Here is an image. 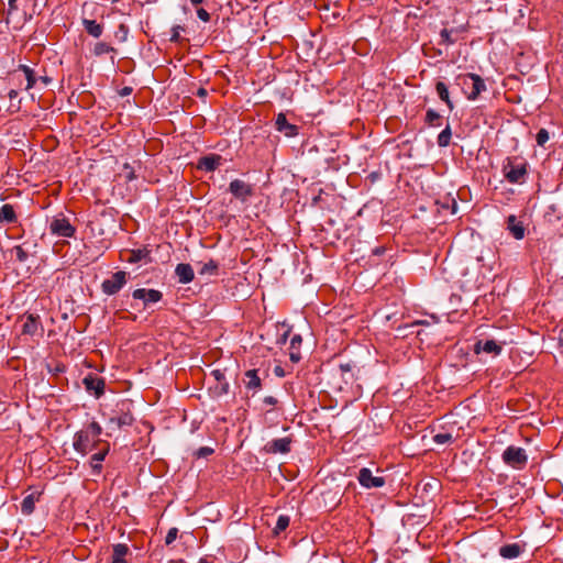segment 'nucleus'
I'll return each mask as SVG.
<instances>
[{"label":"nucleus","mask_w":563,"mask_h":563,"mask_svg":"<svg viewBox=\"0 0 563 563\" xmlns=\"http://www.w3.org/2000/svg\"><path fill=\"white\" fill-rule=\"evenodd\" d=\"M36 0H8L5 23L20 30L35 13Z\"/></svg>","instance_id":"nucleus-1"},{"label":"nucleus","mask_w":563,"mask_h":563,"mask_svg":"<svg viewBox=\"0 0 563 563\" xmlns=\"http://www.w3.org/2000/svg\"><path fill=\"white\" fill-rule=\"evenodd\" d=\"M35 509V497L33 494L27 495L21 503V511L24 515H31Z\"/></svg>","instance_id":"nucleus-32"},{"label":"nucleus","mask_w":563,"mask_h":563,"mask_svg":"<svg viewBox=\"0 0 563 563\" xmlns=\"http://www.w3.org/2000/svg\"><path fill=\"white\" fill-rule=\"evenodd\" d=\"M20 102H21V101L19 100V101H18V106L15 107V109H16V110H19V109H20Z\"/></svg>","instance_id":"nucleus-59"},{"label":"nucleus","mask_w":563,"mask_h":563,"mask_svg":"<svg viewBox=\"0 0 563 563\" xmlns=\"http://www.w3.org/2000/svg\"><path fill=\"white\" fill-rule=\"evenodd\" d=\"M110 445L109 443H106L104 448L101 449L99 452L95 453L90 457V467L92 470V474L99 475L102 471V461L106 459L107 454L109 453Z\"/></svg>","instance_id":"nucleus-18"},{"label":"nucleus","mask_w":563,"mask_h":563,"mask_svg":"<svg viewBox=\"0 0 563 563\" xmlns=\"http://www.w3.org/2000/svg\"><path fill=\"white\" fill-rule=\"evenodd\" d=\"M218 271H219V264L217 261L214 260H209L207 263H205L200 269L198 271V273L200 275H210V276H214L218 274Z\"/></svg>","instance_id":"nucleus-30"},{"label":"nucleus","mask_w":563,"mask_h":563,"mask_svg":"<svg viewBox=\"0 0 563 563\" xmlns=\"http://www.w3.org/2000/svg\"><path fill=\"white\" fill-rule=\"evenodd\" d=\"M128 31H129V30H128V27H126L124 24H120V26H119V32H123V37H122V40H125L126 34H128Z\"/></svg>","instance_id":"nucleus-50"},{"label":"nucleus","mask_w":563,"mask_h":563,"mask_svg":"<svg viewBox=\"0 0 563 563\" xmlns=\"http://www.w3.org/2000/svg\"><path fill=\"white\" fill-rule=\"evenodd\" d=\"M503 462L515 468L522 470L528 463V455L525 449L509 445L501 454Z\"/></svg>","instance_id":"nucleus-6"},{"label":"nucleus","mask_w":563,"mask_h":563,"mask_svg":"<svg viewBox=\"0 0 563 563\" xmlns=\"http://www.w3.org/2000/svg\"><path fill=\"white\" fill-rule=\"evenodd\" d=\"M198 563H211L207 559H200Z\"/></svg>","instance_id":"nucleus-57"},{"label":"nucleus","mask_w":563,"mask_h":563,"mask_svg":"<svg viewBox=\"0 0 563 563\" xmlns=\"http://www.w3.org/2000/svg\"><path fill=\"white\" fill-rule=\"evenodd\" d=\"M230 385L227 380L217 382L214 385L210 386V390L214 397H222L229 393Z\"/></svg>","instance_id":"nucleus-31"},{"label":"nucleus","mask_w":563,"mask_h":563,"mask_svg":"<svg viewBox=\"0 0 563 563\" xmlns=\"http://www.w3.org/2000/svg\"><path fill=\"white\" fill-rule=\"evenodd\" d=\"M118 410H115V415L109 419L110 424H115L117 428L129 427L134 422V417L131 412V401L123 400L118 406Z\"/></svg>","instance_id":"nucleus-7"},{"label":"nucleus","mask_w":563,"mask_h":563,"mask_svg":"<svg viewBox=\"0 0 563 563\" xmlns=\"http://www.w3.org/2000/svg\"><path fill=\"white\" fill-rule=\"evenodd\" d=\"M357 481L364 488L367 489L379 488L385 485V478L382 476H374L372 471L367 467L360 470Z\"/></svg>","instance_id":"nucleus-10"},{"label":"nucleus","mask_w":563,"mask_h":563,"mask_svg":"<svg viewBox=\"0 0 563 563\" xmlns=\"http://www.w3.org/2000/svg\"><path fill=\"white\" fill-rule=\"evenodd\" d=\"M40 329H42L40 317L33 313L26 314L25 321L22 327V333L34 335L38 332Z\"/></svg>","instance_id":"nucleus-19"},{"label":"nucleus","mask_w":563,"mask_h":563,"mask_svg":"<svg viewBox=\"0 0 563 563\" xmlns=\"http://www.w3.org/2000/svg\"><path fill=\"white\" fill-rule=\"evenodd\" d=\"M150 252L146 249H137L129 251V257L125 260L128 263L134 264L143 260L150 261Z\"/></svg>","instance_id":"nucleus-29"},{"label":"nucleus","mask_w":563,"mask_h":563,"mask_svg":"<svg viewBox=\"0 0 563 563\" xmlns=\"http://www.w3.org/2000/svg\"><path fill=\"white\" fill-rule=\"evenodd\" d=\"M197 15L203 22H209L211 19L209 12L207 10H205L203 8L197 9Z\"/></svg>","instance_id":"nucleus-44"},{"label":"nucleus","mask_w":563,"mask_h":563,"mask_svg":"<svg viewBox=\"0 0 563 563\" xmlns=\"http://www.w3.org/2000/svg\"><path fill=\"white\" fill-rule=\"evenodd\" d=\"M102 427L92 421L84 429L77 431L74 435L73 446L78 453L86 455L90 450L96 449L101 440Z\"/></svg>","instance_id":"nucleus-2"},{"label":"nucleus","mask_w":563,"mask_h":563,"mask_svg":"<svg viewBox=\"0 0 563 563\" xmlns=\"http://www.w3.org/2000/svg\"><path fill=\"white\" fill-rule=\"evenodd\" d=\"M130 549L124 543H117L112 547V555L110 563H128L126 556L130 554Z\"/></svg>","instance_id":"nucleus-22"},{"label":"nucleus","mask_w":563,"mask_h":563,"mask_svg":"<svg viewBox=\"0 0 563 563\" xmlns=\"http://www.w3.org/2000/svg\"><path fill=\"white\" fill-rule=\"evenodd\" d=\"M456 85L460 86L468 100H476L481 92L486 90L484 79L476 74H461L455 78Z\"/></svg>","instance_id":"nucleus-3"},{"label":"nucleus","mask_w":563,"mask_h":563,"mask_svg":"<svg viewBox=\"0 0 563 563\" xmlns=\"http://www.w3.org/2000/svg\"><path fill=\"white\" fill-rule=\"evenodd\" d=\"M82 25L86 32L96 38L100 37L103 32V26L95 20L84 19Z\"/></svg>","instance_id":"nucleus-27"},{"label":"nucleus","mask_w":563,"mask_h":563,"mask_svg":"<svg viewBox=\"0 0 563 563\" xmlns=\"http://www.w3.org/2000/svg\"><path fill=\"white\" fill-rule=\"evenodd\" d=\"M18 217L12 205L5 203L0 208V222L2 223H15Z\"/></svg>","instance_id":"nucleus-26"},{"label":"nucleus","mask_w":563,"mask_h":563,"mask_svg":"<svg viewBox=\"0 0 563 563\" xmlns=\"http://www.w3.org/2000/svg\"><path fill=\"white\" fill-rule=\"evenodd\" d=\"M18 95H19V93H18V90H15V89H11V90L9 91V93H8V97H9V99H10L11 101H13L14 99H16V98H18Z\"/></svg>","instance_id":"nucleus-49"},{"label":"nucleus","mask_w":563,"mask_h":563,"mask_svg":"<svg viewBox=\"0 0 563 563\" xmlns=\"http://www.w3.org/2000/svg\"><path fill=\"white\" fill-rule=\"evenodd\" d=\"M245 387L250 390H253V393H257L262 387V380L258 376L257 369H249L244 374L243 379Z\"/></svg>","instance_id":"nucleus-20"},{"label":"nucleus","mask_w":563,"mask_h":563,"mask_svg":"<svg viewBox=\"0 0 563 563\" xmlns=\"http://www.w3.org/2000/svg\"><path fill=\"white\" fill-rule=\"evenodd\" d=\"M442 117L434 111L433 109H429L426 113V123L430 126H440Z\"/></svg>","instance_id":"nucleus-33"},{"label":"nucleus","mask_w":563,"mask_h":563,"mask_svg":"<svg viewBox=\"0 0 563 563\" xmlns=\"http://www.w3.org/2000/svg\"><path fill=\"white\" fill-rule=\"evenodd\" d=\"M275 128L278 132L283 133L286 137H294L298 135V126L288 122L284 113H278L275 120Z\"/></svg>","instance_id":"nucleus-14"},{"label":"nucleus","mask_w":563,"mask_h":563,"mask_svg":"<svg viewBox=\"0 0 563 563\" xmlns=\"http://www.w3.org/2000/svg\"><path fill=\"white\" fill-rule=\"evenodd\" d=\"M123 176L128 181H132L136 178L134 168L129 164L125 163L122 168Z\"/></svg>","instance_id":"nucleus-37"},{"label":"nucleus","mask_w":563,"mask_h":563,"mask_svg":"<svg viewBox=\"0 0 563 563\" xmlns=\"http://www.w3.org/2000/svg\"><path fill=\"white\" fill-rule=\"evenodd\" d=\"M128 283V273L124 271H118L112 274L108 279H104L101 284V290L104 295L113 296L118 294Z\"/></svg>","instance_id":"nucleus-8"},{"label":"nucleus","mask_w":563,"mask_h":563,"mask_svg":"<svg viewBox=\"0 0 563 563\" xmlns=\"http://www.w3.org/2000/svg\"><path fill=\"white\" fill-rule=\"evenodd\" d=\"M435 90L439 98L444 101L450 110H453L454 106L450 99V93L446 85L443 81H438L435 84Z\"/></svg>","instance_id":"nucleus-28"},{"label":"nucleus","mask_w":563,"mask_h":563,"mask_svg":"<svg viewBox=\"0 0 563 563\" xmlns=\"http://www.w3.org/2000/svg\"><path fill=\"white\" fill-rule=\"evenodd\" d=\"M274 372L279 377H283L285 375L284 369L280 366H276Z\"/></svg>","instance_id":"nucleus-51"},{"label":"nucleus","mask_w":563,"mask_h":563,"mask_svg":"<svg viewBox=\"0 0 563 563\" xmlns=\"http://www.w3.org/2000/svg\"><path fill=\"white\" fill-rule=\"evenodd\" d=\"M211 376L214 378L216 383L218 382H222V380H225V376H224V373L220 369H213L211 372Z\"/></svg>","instance_id":"nucleus-46"},{"label":"nucleus","mask_w":563,"mask_h":563,"mask_svg":"<svg viewBox=\"0 0 563 563\" xmlns=\"http://www.w3.org/2000/svg\"><path fill=\"white\" fill-rule=\"evenodd\" d=\"M453 439L452 434L451 433H448V432H444V433H438L433 437V441L437 443V444H445V443H449L451 442Z\"/></svg>","instance_id":"nucleus-39"},{"label":"nucleus","mask_w":563,"mask_h":563,"mask_svg":"<svg viewBox=\"0 0 563 563\" xmlns=\"http://www.w3.org/2000/svg\"><path fill=\"white\" fill-rule=\"evenodd\" d=\"M522 553V547L518 543L505 544L499 549V554L507 560L518 558Z\"/></svg>","instance_id":"nucleus-25"},{"label":"nucleus","mask_w":563,"mask_h":563,"mask_svg":"<svg viewBox=\"0 0 563 563\" xmlns=\"http://www.w3.org/2000/svg\"><path fill=\"white\" fill-rule=\"evenodd\" d=\"M288 526H289V517L286 516V515H280L277 518V522H276V526L274 528V533L275 534H279L284 530H286Z\"/></svg>","instance_id":"nucleus-36"},{"label":"nucleus","mask_w":563,"mask_h":563,"mask_svg":"<svg viewBox=\"0 0 563 563\" xmlns=\"http://www.w3.org/2000/svg\"><path fill=\"white\" fill-rule=\"evenodd\" d=\"M222 157L218 154H211L207 156H202L198 161V168L206 172L216 170L221 164Z\"/></svg>","instance_id":"nucleus-17"},{"label":"nucleus","mask_w":563,"mask_h":563,"mask_svg":"<svg viewBox=\"0 0 563 563\" xmlns=\"http://www.w3.org/2000/svg\"><path fill=\"white\" fill-rule=\"evenodd\" d=\"M213 453V449L209 446H201L195 452V456L198 459L207 457Z\"/></svg>","instance_id":"nucleus-42"},{"label":"nucleus","mask_w":563,"mask_h":563,"mask_svg":"<svg viewBox=\"0 0 563 563\" xmlns=\"http://www.w3.org/2000/svg\"><path fill=\"white\" fill-rule=\"evenodd\" d=\"M13 251L15 252L16 261L20 263H24L29 258L27 252L21 246L16 245L14 246Z\"/></svg>","instance_id":"nucleus-38"},{"label":"nucleus","mask_w":563,"mask_h":563,"mask_svg":"<svg viewBox=\"0 0 563 563\" xmlns=\"http://www.w3.org/2000/svg\"><path fill=\"white\" fill-rule=\"evenodd\" d=\"M175 274L180 284H189L195 278V272L190 264L180 263L175 268Z\"/></svg>","instance_id":"nucleus-16"},{"label":"nucleus","mask_w":563,"mask_h":563,"mask_svg":"<svg viewBox=\"0 0 563 563\" xmlns=\"http://www.w3.org/2000/svg\"><path fill=\"white\" fill-rule=\"evenodd\" d=\"M290 329H287L277 340L278 344H285L287 342V339L289 336Z\"/></svg>","instance_id":"nucleus-47"},{"label":"nucleus","mask_w":563,"mask_h":563,"mask_svg":"<svg viewBox=\"0 0 563 563\" xmlns=\"http://www.w3.org/2000/svg\"><path fill=\"white\" fill-rule=\"evenodd\" d=\"M302 343V339L300 334H295L290 339L289 346V358L292 363H298L301 360L300 345Z\"/></svg>","instance_id":"nucleus-23"},{"label":"nucleus","mask_w":563,"mask_h":563,"mask_svg":"<svg viewBox=\"0 0 563 563\" xmlns=\"http://www.w3.org/2000/svg\"><path fill=\"white\" fill-rule=\"evenodd\" d=\"M536 141L539 146H544L549 141V132L545 129H540L536 135Z\"/></svg>","instance_id":"nucleus-40"},{"label":"nucleus","mask_w":563,"mask_h":563,"mask_svg":"<svg viewBox=\"0 0 563 563\" xmlns=\"http://www.w3.org/2000/svg\"><path fill=\"white\" fill-rule=\"evenodd\" d=\"M20 71L23 73V75L26 79L25 89L29 90V89L33 88L34 85L36 84V77H35L34 70L26 65H19V67L12 73V76L13 77L18 76V74Z\"/></svg>","instance_id":"nucleus-24"},{"label":"nucleus","mask_w":563,"mask_h":563,"mask_svg":"<svg viewBox=\"0 0 563 563\" xmlns=\"http://www.w3.org/2000/svg\"><path fill=\"white\" fill-rule=\"evenodd\" d=\"M184 30L180 25H176L172 29V42H178L180 38V31Z\"/></svg>","instance_id":"nucleus-45"},{"label":"nucleus","mask_w":563,"mask_h":563,"mask_svg":"<svg viewBox=\"0 0 563 563\" xmlns=\"http://www.w3.org/2000/svg\"><path fill=\"white\" fill-rule=\"evenodd\" d=\"M178 529L177 528H170L166 534L165 543L166 545L172 544L176 538H177Z\"/></svg>","instance_id":"nucleus-43"},{"label":"nucleus","mask_w":563,"mask_h":563,"mask_svg":"<svg viewBox=\"0 0 563 563\" xmlns=\"http://www.w3.org/2000/svg\"><path fill=\"white\" fill-rule=\"evenodd\" d=\"M132 91V89L130 87H124L122 90H121V95L122 96H128L130 95Z\"/></svg>","instance_id":"nucleus-53"},{"label":"nucleus","mask_w":563,"mask_h":563,"mask_svg":"<svg viewBox=\"0 0 563 563\" xmlns=\"http://www.w3.org/2000/svg\"><path fill=\"white\" fill-rule=\"evenodd\" d=\"M229 191L239 200L246 201L253 195V188L250 184L241 179H234L230 183Z\"/></svg>","instance_id":"nucleus-12"},{"label":"nucleus","mask_w":563,"mask_h":563,"mask_svg":"<svg viewBox=\"0 0 563 563\" xmlns=\"http://www.w3.org/2000/svg\"><path fill=\"white\" fill-rule=\"evenodd\" d=\"M263 402L265 405H268V406H275L277 404V399L273 396H266L264 399H263Z\"/></svg>","instance_id":"nucleus-48"},{"label":"nucleus","mask_w":563,"mask_h":563,"mask_svg":"<svg viewBox=\"0 0 563 563\" xmlns=\"http://www.w3.org/2000/svg\"><path fill=\"white\" fill-rule=\"evenodd\" d=\"M208 95L207 90L205 88H199L197 91V96L200 98H203Z\"/></svg>","instance_id":"nucleus-52"},{"label":"nucleus","mask_w":563,"mask_h":563,"mask_svg":"<svg viewBox=\"0 0 563 563\" xmlns=\"http://www.w3.org/2000/svg\"><path fill=\"white\" fill-rule=\"evenodd\" d=\"M451 136H452L451 128L448 124L445 126V129L438 135V145L441 147L448 146L451 142Z\"/></svg>","instance_id":"nucleus-35"},{"label":"nucleus","mask_w":563,"mask_h":563,"mask_svg":"<svg viewBox=\"0 0 563 563\" xmlns=\"http://www.w3.org/2000/svg\"><path fill=\"white\" fill-rule=\"evenodd\" d=\"M41 80H42L45 85H47V84L51 81V80H49V78H47V77H41Z\"/></svg>","instance_id":"nucleus-56"},{"label":"nucleus","mask_w":563,"mask_h":563,"mask_svg":"<svg viewBox=\"0 0 563 563\" xmlns=\"http://www.w3.org/2000/svg\"><path fill=\"white\" fill-rule=\"evenodd\" d=\"M132 297L135 300H141L143 308L147 309L163 299V292L157 289L137 288L132 292Z\"/></svg>","instance_id":"nucleus-9"},{"label":"nucleus","mask_w":563,"mask_h":563,"mask_svg":"<svg viewBox=\"0 0 563 563\" xmlns=\"http://www.w3.org/2000/svg\"><path fill=\"white\" fill-rule=\"evenodd\" d=\"M455 209H456V202H455V200H453V211H452L453 213L455 212Z\"/></svg>","instance_id":"nucleus-58"},{"label":"nucleus","mask_w":563,"mask_h":563,"mask_svg":"<svg viewBox=\"0 0 563 563\" xmlns=\"http://www.w3.org/2000/svg\"><path fill=\"white\" fill-rule=\"evenodd\" d=\"M503 174L509 183L522 184L527 176V164L517 157H507L503 165Z\"/></svg>","instance_id":"nucleus-4"},{"label":"nucleus","mask_w":563,"mask_h":563,"mask_svg":"<svg viewBox=\"0 0 563 563\" xmlns=\"http://www.w3.org/2000/svg\"><path fill=\"white\" fill-rule=\"evenodd\" d=\"M96 56H101L111 52H115V48L106 42H97L92 49Z\"/></svg>","instance_id":"nucleus-34"},{"label":"nucleus","mask_w":563,"mask_h":563,"mask_svg":"<svg viewBox=\"0 0 563 563\" xmlns=\"http://www.w3.org/2000/svg\"><path fill=\"white\" fill-rule=\"evenodd\" d=\"M507 230L517 240H521L525 238V227L522 222L518 221L517 217L514 214L507 218Z\"/></svg>","instance_id":"nucleus-21"},{"label":"nucleus","mask_w":563,"mask_h":563,"mask_svg":"<svg viewBox=\"0 0 563 563\" xmlns=\"http://www.w3.org/2000/svg\"><path fill=\"white\" fill-rule=\"evenodd\" d=\"M49 232L58 238H74L76 233L75 225L70 222V219L63 212L54 216L48 224Z\"/></svg>","instance_id":"nucleus-5"},{"label":"nucleus","mask_w":563,"mask_h":563,"mask_svg":"<svg viewBox=\"0 0 563 563\" xmlns=\"http://www.w3.org/2000/svg\"><path fill=\"white\" fill-rule=\"evenodd\" d=\"M440 37H441L440 44L452 45L455 43V40L451 37V32L446 29H443L440 32Z\"/></svg>","instance_id":"nucleus-41"},{"label":"nucleus","mask_w":563,"mask_h":563,"mask_svg":"<svg viewBox=\"0 0 563 563\" xmlns=\"http://www.w3.org/2000/svg\"><path fill=\"white\" fill-rule=\"evenodd\" d=\"M82 384L89 394L100 398L104 394V379L95 374H88L82 379Z\"/></svg>","instance_id":"nucleus-11"},{"label":"nucleus","mask_w":563,"mask_h":563,"mask_svg":"<svg viewBox=\"0 0 563 563\" xmlns=\"http://www.w3.org/2000/svg\"><path fill=\"white\" fill-rule=\"evenodd\" d=\"M503 347L495 340L477 341L474 344V353L479 354L485 352L487 354L499 355Z\"/></svg>","instance_id":"nucleus-15"},{"label":"nucleus","mask_w":563,"mask_h":563,"mask_svg":"<svg viewBox=\"0 0 563 563\" xmlns=\"http://www.w3.org/2000/svg\"><path fill=\"white\" fill-rule=\"evenodd\" d=\"M291 443L290 437L274 439L265 444L264 450L269 454H287L291 450Z\"/></svg>","instance_id":"nucleus-13"},{"label":"nucleus","mask_w":563,"mask_h":563,"mask_svg":"<svg viewBox=\"0 0 563 563\" xmlns=\"http://www.w3.org/2000/svg\"><path fill=\"white\" fill-rule=\"evenodd\" d=\"M191 4L197 7L198 4L202 3L203 0H190Z\"/></svg>","instance_id":"nucleus-55"},{"label":"nucleus","mask_w":563,"mask_h":563,"mask_svg":"<svg viewBox=\"0 0 563 563\" xmlns=\"http://www.w3.org/2000/svg\"><path fill=\"white\" fill-rule=\"evenodd\" d=\"M340 368H341V371H343V372H347V371H350V369H351V365H350V364H341V365H340Z\"/></svg>","instance_id":"nucleus-54"}]
</instances>
